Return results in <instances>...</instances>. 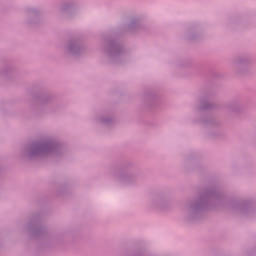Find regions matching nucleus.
<instances>
[{"instance_id": "obj_8", "label": "nucleus", "mask_w": 256, "mask_h": 256, "mask_svg": "<svg viewBox=\"0 0 256 256\" xmlns=\"http://www.w3.org/2000/svg\"><path fill=\"white\" fill-rule=\"evenodd\" d=\"M238 209L241 211V213H247V211H251V203L244 202L242 204H239Z\"/></svg>"}, {"instance_id": "obj_1", "label": "nucleus", "mask_w": 256, "mask_h": 256, "mask_svg": "<svg viewBox=\"0 0 256 256\" xmlns=\"http://www.w3.org/2000/svg\"><path fill=\"white\" fill-rule=\"evenodd\" d=\"M63 146L53 138H46L32 143L27 148L28 157H59Z\"/></svg>"}, {"instance_id": "obj_5", "label": "nucleus", "mask_w": 256, "mask_h": 256, "mask_svg": "<svg viewBox=\"0 0 256 256\" xmlns=\"http://www.w3.org/2000/svg\"><path fill=\"white\" fill-rule=\"evenodd\" d=\"M106 53L109 55V57H119V55L123 53V48H121L119 44L111 43L108 45Z\"/></svg>"}, {"instance_id": "obj_3", "label": "nucleus", "mask_w": 256, "mask_h": 256, "mask_svg": "<svg viewBox=\"0 0 256 256\" xmlns=\"http://www.w3.org/2000/svg\"><path fill=\"white\" fill-rule=\"evenodd\" d=\"M249 63H251V60H249V58L241 57L234 61L233 67L238 73H245L247 71Z\"/></svg>"}, {"instance_id": "obj_4", "label": "nucleus", "mask_w": 256, "mask_h": 256, "mask_svg": "<svg viewBox=\"0 0 256 256\" xmlns=\"http://www.w3.org/2000/svg\"><path fill=\"white\" fill-rule=\"evenodd\" d=\"M66 52L68 55L77 56L80 55V53H83V47H81V45H79V43L76 41H72L67 45Z\"/></svg>"}, {"instance_id": "obj_7", "label": "nucleus", "mask_w": 256, "mask_h": 256, "mask_svg": "<svg viewBox=\"0 0 256 256\" xmlns=\"http://www.w3.org/2000/svg\"><path fill=\"white\" fill-rule=\"evenodd\" d=\"M97 122L100 123V125H111V123H113V118L111 117H103V116H99L97 118Z\"/></svg>"}, {"instance_id": "obj_6", "label": "nucleus", "mask_w": 256, "mask_h": 256, "mask_svg": "<svg viewBox=\"0 0 256 256\" xmlns=\"http://www.w3.org/2000/svg\"><path fill=\"white\" fill-rule=\"evenodd\" d=\"M118 181L123 185H131L135 183V176L133 174H122L118 177Z\"/></svg>"}, {"instance_id": "obj_10", "label": "nucleus", "mask_w": 256, "mask_h": 256, "mask_svg": "<svg viewBox=\"0 0 256 256\" xmlns=\"http://www.w3.org/2000/svg\"><path fill=\"white\" fill-rule=\"evenodd\" d=\"M210 107H211V105H206L202 109H209Z\"/></svg>"}, {"instance_id": "obj_2", "label": "nucleus", "mask_w": 256, "mask_h": 256, "mask_svg": "<svg viewBox=\"0 0 256 256\" xmlns=\"http://www.w3.org/2000/svg\"><path fill=\"white\" fill-rule=\"evenodd\" d=\"M213 197H217L215 191H208L199 199V201L188 204L186 206V213L190 215V217H195V215H199V213H201V211H203L207 207L209 201H211Z\"/></svg>"}, {"instance_id": "obj_9", "label": "nucleus", "mask_w": 256, "mask_h": 256, "mask_svg": "<svg viewBox=\"0 0 256 256\" xmlns=\"http://www.w3.org/2000/svg\"><path fill=\"white\" fill-rule=\"evenodd\" d=\"M136 27L135 22H132L131 24L128 25V29H133Z\"/></svg>"}]
</instances>
